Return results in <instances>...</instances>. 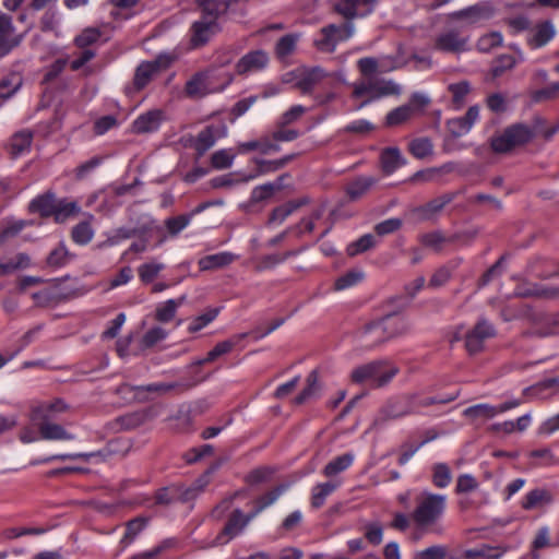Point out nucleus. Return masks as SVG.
Returning a JSON list of instances; mask_svg holds the SVG:
<instances>
[{"instance_id":"f257e3e1","label":"nucleus","mask_w":559,"mask_h":559,"mask_svg":"<svg viewBox=\"0 0 559 559\" xmlns=\"http://www.w3.org/2000/svg\"><path fill=\"white\" fill-rule=\"evenodd\" d=\"M234 81V74L217 75L214 68L194 73L185 85V95L190 99H201L210 94L223 92Z\"/></svg>"},{"instance_id":"f03ea898","label":"nucleus","mask_w":559,"mask_h":559,"mask_svg":"<svg viewBox=\"0 0 559 559\" xmlns=\"http://www.w3.org/2000/svg\"><path fill=\"white\" fill-rule=\"evenodd\" d=\"M400 93L401 87L399 84L392 80L379 76L359 79L353 84V96L356 98H365L359 105V109L373 100L391 95H399Z\"/></svg>"},{"instance_id":"7ed1b4c3","label":"nucleus","mask_w":559,"mask_h":559,"mask_svg":"<svg viewBox=\"0 0 559 559\" xmlns=\"http://www.w3.org/2000/svg\"><path fill=\"white\" fill-rule=\"evenodd\" d=\"M445 503V496L424 492L417 498V506L412 514V519L418 527L431 526L442 516Z\"/></svg>"},{"instance_id":"20e7f679","label":"nucleus","mask_w":559,"mask_h":559,"mask_svg":"<svg viewBox=\"0 0 559 559\" xmlns=\"http://www.w3.org/2000/svg\"><path fill=\"white\" fill-rule=\"evenodd\" d=\"M397 367L386 361H372L355 368L352 380L355 383H368L371 388H381L397 373Z\"/></svg>"},{"instance_id":"39448f33","label":"nucleus","mask_w":559,"mask_h":559,"mask_svg":"<svg viewBox=\"0 0 559 559\" xmlns=\"http://www.w3.org/2000/svg\"><path fill=\"white\" fill-rule=\"evenodd\" d=\"M533 136L534 132L527 126L516 123L493 135L490 140V146L495 153H508L515 146L527 143Z\"/></svg>"},{"instance_id":"423d86ee","label":"nucleus","mask_w":559,"mask_h":559,"mask_svg":"<svg viewBox=\"0 0 559 559\" xmlns=\"http://www.w3.org/2000/svg\"><path fill=\"white\" fill-rule=\"evenodd\" d=\"M432 49L442 53L460 55L469 50V36L449 27L436 35Z\"/></svg>"},{"instance_id":"0eeeda50","label":"nucleus","mask_w":559,"mask_h":559,"mask_svg":"<svg viewBox=\"0 0 559 559\" xmlns=\"http://www.w3.org/2000/svg\"><path fill=\"white\" fill-rule=\"evenodd\" d=\"M497 14V8L491 1H480L448 15L449 20L465 22L466 25H478L491 20Z\"/></svg>"},{"instance_id":"6e6552de","label":"nucleus","mask_w":559,"mask_h":559,"mask_svg":"<svg viewBox=\"0 0 559 559\" xmlns=\"http://www.w3.org/2000/svg\"><path fill=\"white\" fill-rule=\"evenodd\" d=\"M353 34L354 25L350 22L340 25L331 24L321 29V38L317 40V48L324 52H332L340 41L348 39Z\"/></svg>"},{"instance_id":"1a4fd4ad","label":"nucleus","mask_w":559,"mask_h":559,"mask_svg":"<svg viewBox=\"0 0 559 559\" xmlns=\"http://www.w3.org/2000/svg\"><path fill=\"white\" fill-rule=\"evenodd\" d=\"M170 61L167 58L158 57L153 61L142 62L135 70L133 78L134 91H141L157 76L160 72L169 67Z\"/></svg>"},{"instance_id":"9d476101","label":"nucleus","mask_w":559,"mask_h":559,"mask_svg":"<svg viewBox=\"0 0 559 559\" xmlns=\"http://www.w3.org/2000/svg\"><path fill=\"white\" fill-rule=\"evenodd\" d=\"M496 331L493 326L485 319H481L466 334L465 346L469 354H477L484 348L486 340L493 337Z\"/></svg>"},{"instance_id":"9b49d317","label":"nucleus","mask_w":559,"mask_h":559,"mask_svg":"<svg viewBox=\"0 0 559 559\" xmlns=\"http://www.w3.org/2000/svg\"><path fill=\"white\" fill-rule=\"evenodd\" d=\"M269 55L261 49L249 51L235 64V72L240 76L264 70L269 64Z\"/></svg>"},{"instance_id":"f8f14e48","label":"nucleus","mask_w":559,"mask_h":559,"mask_svg":"<svg viewBox=\"0 0 559 559\" xmlns=\"http://www.w3.org/2000/svg\"><path fill=\"white\" fill-rule=\"evenodd\" d=\"M24 39V34H16L12 17L5 13H0V50L2 53H9L12 49L19 47Z\"/></svg>"},{"instance_id":"ddd939ff","label":"nucleus","mask_w":559,"mask_h":559,"mask_svg":"<svg viewBox=\"0 0 559 559\" xmlns=\"http://www.w3.org/2000/svg\"><path fill=\"white\" fill-rule=\"evenodd\" d=\"M247 524L243 521V512L240 509H235L222 532L215 537L212 546L225 545L236 536L242 533Z\"/></svg>"},{"instance_id":"4468645a","label":"nucleus","mask_w":559,"mask_h":559,"mask_svg":"<svg viewBox=\"0 0 559 559\" xmlns=\"http://www.w3.org/2000/svg\"><path fill=\"white\" fill-rule=\"evenodd\" d=\"M408 323L402 316L388 314L374 322V332H384L389 340L404 335L408 331Z\"/></svg>"},{"instance_id":"2eb2a0df","label":"nucleus","mask_w":559,"mask_h":559,"mask_svg":"<svg viewBox=\"0 0 559 559\" xmlns=\"http://www.w3.org/2000/svg\"><path fill=\"white\" fill-rule=\"evenodd\" d=\"M479 118V107L471 106L463 117L453 118L447 121V129L454 138L468 133Z\"/></svg>"},{"instance_id":"dca6fc26","label":"nucleus","mask_w":559,"mask_h":559,"mask_svg":"<svg viewBox=\"0 0 559 559\" xmlns=\"http://www.w3.org/2000/svg\"><path fill=\"white\" fill-rule=\"evenodd\" d=\"M178 383H152L144 386H131L129 384H121L119 388H117L118 394H123L130 391H134V397L140 402H146L148 401V397L145 395V393H154L156 395H164L171 390L178 388Z\"/></svg>"},{"instance_id":"f3484780","label":"nucleus","mask_w":559,"mask_h":559,"mask_svg":"<svg viewBox=\"0 0 559 559\" xmlns=\"http://www.w3.org/2000/svg\"><path fill=\"white\" fill-rule=\"evenodd\" d=\"M218 23L202 16L191 26V44L193 47L205 45L210 38L218 32Z\"/></svg>"},{"instance_id":"a211bd4d","label":"nucleus","mask_w":559,"mask_h":559,"mask_svg":"<svg viewBox=\"0 0 559 559\" xmlns=\"http://www.w3.org/2000/svg\"><path fill=\"white\" fill-rule=\"evenodd\" d=\"M165 119L164 111L160 109H153L139 116L133 124L132 130L134 133L144 134L158 130L162 121Z\"/></svg>"},{"instance_id":"6ab92c4d","label":"nucleus","mask_w":559,"mask_h":559,"mask_svg":"<svg viewBox=\"0 0 559 559\" xmlns=\"http://www.w3.org/2000/svg\"><path fill=\"white\" fill-rule=\"evenodd\" d=\"M416 409L413 401L407 397L403 399H396L389 401L382 408H381V419L382 420H389V419H397L403 416H406L408 414L414 413Z\"/></svg>"},{"instance_id":"aec40b11","label":"nucleus","mask_w":559,"mask_h":559,"mask_svg":"<svg viewBox=\"0 0 559 559\" xmlns=\"http://www.w3.org/2000/svg\"><path fill=\"white\" fill-rule=\"evenodd\" d=\"M85 292L83 289H75L70 293H61L57 289H43L32 295L35 302L39 306H47L51 302H60L63 300L72 299L82 296Z\"/></svg>"},{"instance_id":"412c9836","label":"nucleus","mask_w":559,"mask_h":559,"mask_svg":"<svg viewBox=\"0 0 559 559\" xmlns=\"http://www.w3.org/2000/svg\"><path fill=\"white\" fill-rule=\"evenodd\" d=\"M247 336V333L234 335L231 338L217 343L213 349H211L206 357L199 359L193 362L194 366H202L215 361L218 357L228 354L231 349Z\"/></svg>"},{"instance_id":"4be33fe9","label":"nucleus","mask_w":559,"mask_h":559,"mask_svg":"<svg viewBox=\"0 0 559 559\" xmlns=\"http://www.w3.org/2000/svg\"><path fill=\"white\" fill-rule=\"evenodd\" d=\"M557 391H559V378H550L525 388L523 396L527 400L546 399Z\"/></svg>"},{"instance_id":"5701e85b","label":"nucleus","mask_w":559,"mask_h":559,"mask_svg":"<svg viewBox=\"0 0 559 559\" xmlns=\"http://www.w3.org/2000/svg\"><path fill=\"white\" fill-rule=\"evenodd\" d=\"M38 430L44 440H73L74 436L68 432L61 425L50 421V419H40Z\"/></svg>"},{"instance_id":"b1692460","label":"nucleus","mask_w":559,"mask_h":559,"mask_svg":"<svg viewBox=\"0 0 559 559\" xmlns=\"http://www.w3.org/2000/svg\"><path fill=\"white\" fill-rule=\"evenodd\" d=\"M236 259L237 255L231 252H219L201 258L198 265L201 271H212L223 269L231 264Z\"/></svg>"},{"instance_id":"393cba45","label":"nucleus","mask_w":559,"mask_h":559,"mask_svg":"<svg viewBox=\"0 0 559 559\" xmlns=\"http://www.w3.org/2000/svg\"><path fill=\"white\" fill-rule=\"evenodd\" d=\"M508 547L499 546L492 547L489 545H481L478 548L467 549L461 555V559H499L508 551Z\"/></svg>"},{"instance_id":"a878e982","label":"nucleus","mask_w":559,"mask_h":559,"mask_svg":"<svg viewBox=\"0 0 559 559\" xmlns=\"http://www.w3.org/2000/svg\"><path fill=\"white\" fill-rule=\"evenodd\" d=\"M380 160L383 171L388 175L394 173L399 167L405 164V159L397 147L383 150Z\"/></svg>"},{"instance_id":"bb28decb","label":"nucleus","mask_w":559,"mask_h":559,"mask_svg":"<svg viewBox=\"0 0 559 559\" xmlns=\"http://www.w3.org/2000/svg\"><path fill=\"white\" fill-rule=\"evenodd\" d=\"M33 136L34 134L31 130H21L14 133L9 143L10 153L13 156H19L28 151L33 142Z\"/></svg>"},{"instance_id":"cd10ccee","label":"nucleus","mask_w":559,"mask_h":559,"mask_svg":"<svg viewBox=\"0 0 559 559\" xmlns=\"http://www.w3.org/2000/svg\"><path fill=\"white\" fill-rule=\"evenodd\" d=\"M377 182L374 177L361 176L347 185V194L352 200L365 195Z\"/></svg>"},{"instance_id":"c85d7f7f","label":"nucleus","mask_w":559,"mask_h":559,"mask_svg":"<svg viewBox=\"0 0 559 559\" xmlns=\"http://www.w3.org/2000/svg\"><path fill=\"white\" fill-rule=\"evenodd\" d=\"M94 216L88 214L87 219L79 223L72 228L71 237L72 240L78 245H86L94 237V229L92 227V221Z\"/></svg>"},{"instance_id":"c756f323","label":"nucleus","mask_w":559,"mask_h":559,"mask_svg":"<svg viewBox=\"0 0 559 559\" xmlns=\"http://www.w3.org/2000/svg\"><path fill=\"white\" fill-rule=\"evenodd\" d=\"M218 129L214 126H209L199 132L195 138L194 148L200 156L215 144Z\"/></svg>"},{"instance_id":"7c9ffc66","label":"nucleus","mask_w":559,"mask_h":559,"mask_svg":"<svg viewBox=\"0 0 559 559\" xmlns=\"http://www.w3.org/2000/svg\"><path fill=\"white\" fill-rule=\"evenodd\" d=\"M298 41V35L287 34L281 37L275 45V56L282 61L286 62L288 58L295 52Z\"/></svg>"},{"instance_id":"2f4dec72","label":"nucleus","mask_w":559,"mask_h":559,"mask_svg":"<svg viewBox=\"0 0 559 559\" xmlns=\"http://www.w3.org/2000/svg\"><path fill=\"white\" fill-rule=\"evenodd\" d=\"M55 195L52 193H45L37 197L29 203V211L33 213H39L41 216L53 215L56 210Z\"/></svg>"},{"instance_id":"473e14b6","label":"nucleus","mask_w":559,"mask_h":559,"mask_svg":"<svg viewBox=\"0 0 559 559\" xmlns=\"http://www.w3.org/2000/svg\"><path fill=\"white\" fill-rule=\"evenodd\" d=\"M285 177L286 175H283L278 177L276 182H270L255 187L251 192L250 202L254 204L270 199L276 191L282 189L283 180Z\"/></svg>"},{"instance_id":"72a5a7b5","label":"nucleus","mask_w":559,"mask_h":559,"mask_svg":"<svg viewBox=\"0 0 559 559\" xmlns=\"http://www.w3.org/2000/svg\"><path fill=\"white\" fill-rule=\"evenodd\" d=\"M497 406L490 404H476L464 409L463 415L471 420L491 419L498 415Z\"/></svg>"},{"instance_id":"f704fd0d","label":"nucleus","mask_w":559,"mask_h":559,"mask_svg":"<svg viewBox=\"0 0 559 559\" xmlns=\"http://www.w3.org/2000/svg\"><path fill=\"white\" fill-rule=\"evenodd\" d=\"M186 301V296L178 299H169L160 304L155 311V319L159 322H169L176 316L178 307Z\"/></svg>"},{"instance_id":"c9c22d12","label":"nucleus","mask_w":559,"mask_h":559,"mask_svg":"<svg viewBox=\"0 0 559 559\" xmlns=\"http://www.w3.org/2000/svg\"><path fill=\"white\" fill-rule=\"evenodd\" d=\"M552 500L551 495L545 489L531 490L522 501V508L525 510H532L545 504H549Z\"/></svg>"},{"instance_id":"e433bc0d","label":"nucleus","mask_w":559,"mask_h":559,"mask_svg":"<svg viewBox=\"0 0 559 559\" xmlns=\"http://www.w3.org/2000/svg\"><path fill=\"white\" fill-rule=\"evenodd\" d=\"M408 152L417 159H424L433 153V144L427 136L415 138L408 143Z\"/></svg>"},{"instance_id":"4c0bfd02","label":"nucleus","mask_w":559,"mask_h":559,"mask_svg":"<svg viewBox=\"0 0 559 559\" xmlns=\"http://www.w3.org/2000/svg\"><path fill=\"white\" fill-rule=\"evenodd\" d=\"M68 408L64 401L57 399L52 402L41 403L36 407L35 413L39 419H51L55 415L67 412Z\"/></svg>"},{"instance_id":"58836bf2","label":"nucleus","mask_w":559,"mask_h":559,"mask_svg":"<svg viewBox=\"0 0 559 559\" xmlns=\"http://www.w3.org/2000/svg\"><path fill=\"white\" fill-rule=\"evenodd\" d=\"M555 36L554 26L549 22L538 25L532 37L528 38V45L533 48L545 46Z\"/></svg>"},{"instance_id":"ea45409f","label":"nucleus","mask_w":559,"mask_h":559,"mask_svg":"<svg viewBox=\"0 0 559 559\" xmlns=\"http://www.w3.org/2000/svg\"><path fill=\"white\" fill-rule=\"evenodd\" d=\"M23 83L20 73L12 72L0 81V98L8 99L15 94Z\"/></svg>"},{"instance_id":"a19ab883","label":"nucleus","mask_w":559,"mask_h":559,"mask_svg":"<svg viewBox=\"0 0 559 559\" xmlns=\"http://www.w3.org/2000/svg\"><path fill=\"white\" fill-rule=\"evenodd\" d=\"M354 461V455L350 453H345L343 455H340L335 459H333L323 469V474L326 477L336 476L341 472L347 469Z\"/></svg>"},{"instance_id":"79ce46f5","label":"nucleus","mask_w":559,"mask_h":559,"mask_svg":"<svg viewBox=\"0 0 559 559\" xmlns=\"http://www.w3.org/2000/svg\"><path fill=\"white\" fill-rule=\"evenodd\" d=\"M503 43V37L500 32H490L481 35L476 43V48L479 52L487 53L492 49L500 47Z\"/></svg>"},{"instance_id":"37998d69","label":"nucleus","mask_w":559,"mask_h":559,"mask_svg":"<svg viewBox=\"0 0 559 559\" xmlns=\"http://www.w3.org/2000/svg\"><path fill=\"white\" fill-rule=\"evenodd\" d=\"M377 245V239L371 234H366L361 236L359 239L350 242L347 248L346 252L349 257H355L357 254L364 253L372 248H374Z\"/></svg>"},{"instance_id":"c03bdc74","label":"nucleus","mask_w":559,"mask_h":559,"mask_svg":"<svg viewBox=\"0 0 559 559\" xmlns=\"http://www.w3.org/2000/svg\"><path fill=\"white\" fill-rule=\"evenodd\" d=\"M523 297H535L542 299H556L559 298V287L533 285L525 292L521 293Z\"/></svg>"},{"instance_id":"a18cd8bd","label":"nucleus","mask_w":559,"mask_h":559,"mask_svg":"<svg viewBox=\"0 0 559 559\" xmlns=\"http://www.w3.org/2000/svg\"><path fill=\"white\" fill-rule=\"evenodd\" d=\"M413 116L412 107L405 104L391 110L385 117V123L389 127H395L406 122Z\"/></svg>"},{"instance_id":"49530a36","label":"nucleus","mask_w":559,"mask_h":559,"mask_svg":"<svg viewBox=\"0 0 559 559\" xmlns=\"http://www.w3.org/2000/svg\"><path fill=\"white\" fill-rule=\"evenodd\" d=\"M377 0H344L337 4V11L346 19H353L357 15V7H373Z\"/></svg>"},{"instance_id":"de8ad7c7","label":"nucleus","mask_w":559,"mask_h":559,"mask_svg":"<svg viewBox=\"0 0 559 559\" xmlns=\"http://www.w3.org/2000/svg\"><path fill=\"white\" fill-rule=\"evenodd\" d=\"M147 524V519L145 518H135L127 523V528L123 537L121 538V544L123 546H128L133 542V539L144 530Z\"/></svg>"},{"instance_id":"09e8293b","label":"nucleus","mask_w":559,"mask_h":559,"mask_svg":"<svg viewBox=\"0 0 559 559\" xmlns=\"http://www.w3.org/2000/svg\"><path fill=\"white\" fill-rule=\"evenodd\" d=\"M80 206L76 202L60 201L56 204L53 217L57 223H64L69 217L76 215Z\"/></svg>"},{"instance_id":"8fccbe9b","label":"nucleus","mask_w":559,"mask_h":559,"mask_svg":"<svg viewBox=\"0 0 559 559\" xmlns=\"http://www.w3.org/2000/svg\"><path fill=\"white\" fill-rule=\"evenodd\" d=\"M70 253L63 243L55 248L47 257V265L50 267H60L68 263Z\"/></svg>"},{"instance_id":"3c124183","label":"nucleus","mask_w":559,"mask_h":559,"mask_svg":"<svg viewBox=\"0 0 559 559\" xmlns=\"http://www.w3.org/2000/svg\"><path fill=\"white\" fill-rule=\"evenodd\" d=\"M516 61L511 55H501L495 59L491 67L492 78L501 76L506 71L511 70L515 66Z\"/></svg>"},{"instance_id":"603ef678","label":"nucleus","mask_w":559,"mask_h":559,"mask_svg":"<svg viewBox=\"0 0 559 559\" xmlns=\"http://www.w3.org/2000/svg\"><path fill=\"white\" fill-rule=\"evenodd\" d=\"M358 70L361 74L360 79L377 78V73L381 72L379 62L376 58L365 57L357 61Z\"/></svg>"},{"instance_id":"864d4df0","label":"nucleus","mask_w":559,"mask_h":559,"mask_svg":"<svg viewBox=\"0 0 559 559\" xmlns=\"http://www.w3.org/2000/svg\"><path fill=\"white\" fill-rule=\"evenodd\" d=\"M449 92L452 94V100L457 106L461 107L465 100V97L471 92V85L467 81H461L457 83H452L448 86Z\"/></svg>"},{"instance_id":"5fc2aeb1","label":"nucleus","mask_w":559,"mask_h":559,"mask_svg":"<svg viewBox=\"0 0 559 559\" xmlns=\"http://www.w3.org/2000/svg\"><path fill=\"white\" fill-rule=\"evenodd\" d=\"M218 312H219V309L213 308V309H209L206 312L198 316L190 323L188 331L190 333H195V332L202 330L204 326H206L209 323H211L217 317Z\"/></svg>"},{"instance_id":"6e6d98bb","label":"nucleus","mask_w":559,"mask_h":559,"mask_svg":"<svg viewBox=\"0 0 559 559\" xmlns=\"http://www.w3.org/2000/svg\"><path fill=\"white\" fill-rule=\"evenodd\" d=\"M289 124L281 123L278 120L274 131L272 132V138L274 141L278 142H289L294 141L299 136V132L295 129L288 128Z\"/></svg>"},{"instance_id":"4d7b16f0","label":"nucleus","mask_w":559,"mask_h":559,"mask_svg":"<svg viewBox=\"0 0 559 559\" xmlns=\"http://www.w3.org/2000/svg\"><path fill=\"white\" fill-rule=\"evenodd\" d=\"M163 269H164V264H162V263L151 262V263L142 264L138 269L139 277L143 283L148 284L157 277L158 273Z\"/></svg>"},{"instance_id":"13d9d810","label":"nucleus","mask_w":559,"mask_h":559,"mask_svg":"<svg viewBox=\"0 0 559 559\" xmlns=\"http://www.w3.org/2000/svg\"><path fill=\"white\" fill-rule=\"evenodd\" d=\"M432 481L438 488H444L450 484L451 472L448 465L439 463L433 466Z\"/></svg>"},{"instance_id":"bf43d9fd","label":"nucleus","mask_w":559,"mask_h":559,"mask_svg":"<svg viewBox=\"0 0 559 559\" xmlns=\"http://www.w3.org/2000/svg\"><path fill=\"white\" fill-rule=\"evenodd\" d=\"M448 548L442 545H433L424 550L417 551L414 559H445Z\"/></svg>"},{"instance_id":"052dcab7","label":"nucleus","mask_w":559,"mask_h":559,"mask_svg":"<svg viewBox=\"0 0 559 559\" xmlns=\"http://www.w3.org/2000/svg\"><path fill=\"white\" fill-rule=\"evenodd\" d=\"M100 32L97 28H86L74 39V44L79 48H86L98 40Z\"/></svg>"},{"instance_id":"680f3d73","label":"nucleus","mask_w":559,"mask_h":559,"mask_svg":"<svg viewBox=\"0 0 559 559\" xmlns=\"http://www.w3.org/2000/svg\"><path fill=\"white\" fill-rule=\"evenodd\" d=\"M364 278V273L362 272H359V271H349L348 273H346L345 275L338 277L336 281H335V289L337 290H343V289H346V288H349L354 285H356L357 283H359L361 280Z\"/></svg>"},{"instance_id":"e2e57ef3","label":"nucleus","mask_w":559,"mask_h":559,"mask_svg":"<svg viewBox=\"0 0 559 559\" xmlns=\"http://www.w3.org/2000/svg\"><path fill=\"white\" fill-rule=\"evenodd\" d=\"M235 155L229 153L227 150H221L215 152L212 157V166L216 169H226L229 168L233 164Z\"/></svg>"},{"instance_id":"0e129e2a","label":"nucleus","mask_w":559,"mask_h":559,"mask_svg":"<svg viewBox=\"0 0 559 559\" xmlns=\"http://www.w3.org/2000/svg\"><path fill=\"white\" fill-rule=\"evenodd\" d=\"M286 489H287V485H280V486L275 487L273 490L259 497L255 500V504H259V510H264L266 507L274 503Z\"/></svg>"},{"instance_id":"69168bd1","label":"nucleus","mask_w":559,"mask_h":559,"mask_svg":"<svg viewBox=\"0 0 559 559\" xmlns=\"http://www.w3.org/2000/svg\"><path fill=\"white\" fill-rule=\"evenodd\" d=\"M330 479L317 486V508L322 503L325 497L331 495L341 484L340 479L329 477Z\"/></svg>"},{"instance_id":"338daca9","label":"nucleus","mask_w":559,"mask_h":559,"mask_svg":"<svg viewBox=\"0 0 559 559\" xmlns=\"http://www.w3.org/2000/svg\"><path fill=\"white\" fill-rule=\"evenodd\" d=\"M167 332L163 328L154 326L143 335L142 343L145 347H152L165 340Z\"/></svg>"},{"instance_id":"774afa93","label":"nucleus","mask_w":559,"mask_h":559,"mask_svg":"<svg viewBox=\"0 0 559 559\" xmlns=\"http://www.w3.org/2000/svg\"><path fill=\"white\" fill-rule=\"evenodd\" d=\"M402 226L400 218H389L374 226V231L378 236H385L399 230Z\"/></svg>"}]
</instances>
